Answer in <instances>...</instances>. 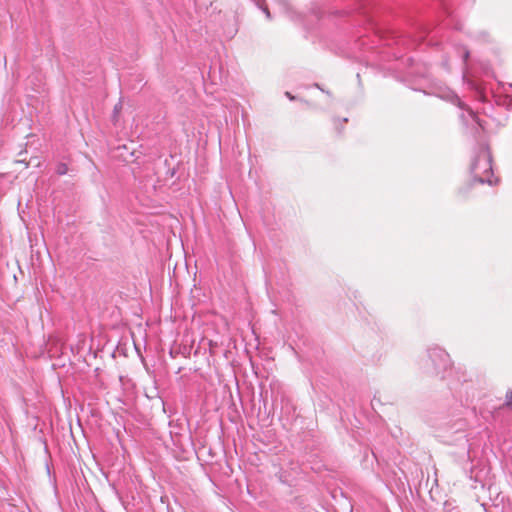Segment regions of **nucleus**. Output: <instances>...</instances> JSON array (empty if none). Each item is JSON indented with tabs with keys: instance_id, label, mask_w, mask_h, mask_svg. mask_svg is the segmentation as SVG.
Segmentation results:
<instances>
[{
	"instance_id": "obj_1",
	"label": "nucleus",
	"mask_w": 512,
	"mask_h": 512,
	"mask_svg": "<svg viewBox=\"0 0 512 512\" xmlns=\"http://www.w3.org/2000/svg\"><path fill=\"white\" fill-rule=\"evenodd\" d=\"M471 173L474 181L484 184L493 185L497 182L492 179V159L487 147L481 146L478 155L471 164Z\"/></svg>"
},
{
	"instance_id": "obj_3",
	"label": "nucleus",
	"mask_w": 512,
	"mask_h": 512,
	"mask_svg": "<svg viewBox=\"0 0 512 512\" xmlns=\"http://www.w3.org/2000/svg\"><path fill=\"white\" fill-rule=\"evenodd\" d=\"M258 8H260L266 15V17L268 19H271V14H270V11L267 7V5L265 4L264 0H252Z\"/></svg>"
},
{
	"instance_id": "obj_9",
	"label": "nucleus",
	"mask_w": 512,
	"mask_h": 512,
	"mask_svg": "<svg viewBox=\"0 0 512 512\" xmlns=\"http://www.w3.org/2000/svg\"><path fill=\"white\" fill-rule=\"evenodd\" d=\"M469 58V51L467 49L464 50L463 52V61H467V59Z\"/></svg>"
},
{
	"instance_id": "obj_2",
	"label": "nucleus",
	"mask_w": 512,
	"mask_h": 512,
	"mask_svg": "<svg viewBox=\"0 0 512 512\" xmlns=\"http://www.w3.org/2000/svg\"><path fill=\"white\" fill-rule=\"evenodd\" d=\"M428 360L431 362V368L427 367V372L439 375L450 367V356L439 347L428 350Z\"/></svg>"
},
{
	"instance_id": "obj_5",
	"label": "nucleus",
	"mask_w": 512,
	"mask_h": 512,
	"mask_svg": "<svg viewBox=\"0 0 512 512\" xmlns=\"http://www.w3.org/2000/svg\"><path fill=\"white\" fill-rule=\"evenodd\" d=\"M280 5H282L284 11L290 15L291 19H294V16L291 13V7L287 0H280Z\"/></svg>"
},
{
	"instance_id": "obj_10",
	"label": "nucleus",
	"mask_w": 512,
	"mask_h": 512,
	"mask_svg": "<svg viewBox=\"0 0 512 512\" xmlns=\"http://www.w3.org/2000/svg\"><path fill=\"white\" fill-rule=\"evenodd\" d=\"M285 95L290 99V100H293L294 97L289 93V92H286Z\"/></svg>"
},
{
	"instance_id": "obj_7",
	"label": "nucleus",
	"mask_w": 512,
	"mask_h": 512,
	"mask_svg": "<svg viewBox=\"0 0 512 512\" xmlns=\"http://www.w3.org/2000/svg\"><path fill=\"white\" fill-rule=\"evenodd\" d=\"M67 171H68V167H67V165H66V164L61 163V164H59V165L57 166V173H58L59 175H64V174H66V173H67Z\"/></svg>"
},
{
	"instance_id": "obj_4",
	"label": "nucleus",
	"mask_w": 512,
	"mask_h": 512,
	"mask_svg": "<svg viewBox=\"0 0 512 512\" xmlns=\"http://www.w3.org/2000/svg\"><path fill=\"white\" fill-rule=\"evenodd\" d=\"M493 512H512V506L509 502H503L501 507L496 504L494 505Z\"/></svg>"
},
{
	"instance_id": "obj_6",
	"label": "nucleus",
	"mask_w": 512,
	"mask_h": 512,
	"mask_svg": "<svg viewBox=\"0 0 512 512\" xmlns=\"http://www.w3.org/2000/svg\"><path fill=\"white\" fill-rule=\"evenodd\" d=\"M469 115L471 116L472 120L478 125V127L484 130L483 123L478 119L477 115L472 110L469 111Z\"/></svg>"
},
{
	"instance_id": "obj_8",
	"label": "nucleus",
	"mask_w": 512,
	"mask_h": 512,
	"mask_svg": "<svg viewBox=\"0 0 512 512\" xmlns=\"http://www.w3.org/2000/svg\"><path fill=\"white\" fill-rule=\"evenodd\" d=\"M505 404L512 409V390L507 391Z\"/></svg>"
}]
</instances>
